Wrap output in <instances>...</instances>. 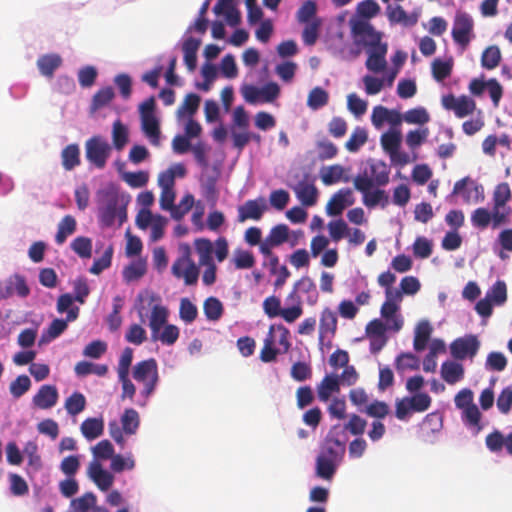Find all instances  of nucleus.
Listing matches in <instances>:
<instances>
[{"mask_svg":"<svg viewBox=\"0 0 512 512\" xmlns=\"http://www.w3.org/2000/svg\"><path fill=\"white\" fill-rule=\"evenodd\" d=\"M304 24L305 27L302 32V40L306 45L312 46L318 39L319 29L321 27L322 21L320 18H314L311 22Z\"/></svg>","mask_w":512,"mask_h":512,"instance_id":"obj_45","label":"nucleus"},{"mask_svg":"<svg viewBox=\"0 0 512 512\" xmlns=\"http://www.w3.org/2000/svg\"><path fill=\"white\" fill-rule=\"evenodd\" d=\"M344 174V168L339 164H334L321 169V180L324 185L329 186L338 183Z\"/></svg>","mask_w":512,"mask_h":512,"instance_id":"obj_42","label":"nucleus"},{"mask_svg":"<svg viewBox=\"0 0 512 512\" xmlns=\"http://www.w3.org/2000/svg\"><path fill=\"white\" fill-rule=\"evenodd\" d=\"M289 239V227L286 224H278L271 228L269 234L260 245L262 255H270L273 249L281 246Z\"/></svg>","mask_w":512,"mask_h":512,"instance_id":"obj_12","label":"nucleus"},{"mask_svg":"<svg viewBox=\"0 0 512 512\" xmlns=\"http://www.w3.org/2000/svg\"><path fill=\"white\" fill-rule=\"evenodd\" d=\"M141 128L144 134L150 139L152 144H158L160 137V127L155 115L141 118Z\"/></svg>","mask_w":512,"mask_h":512,"instance_id":"obj_37","label":"nucleus"},{"mask_svg":"<svg viewBox=\"0 0 512 512\" xmlns=\"http://www.w3.org/2000/svg\"><path fill=\"white\" fill-rule=\"evenodd\" d=\"M441 377L450 384L454 385L464 377L463 365L455 361H445L441 365Z\"/></svg>","mask_w":512,"mask_h":512,"instance_id":"obj_26","label":"nucleus"},{"mask_svg":"<svg viewBox=\"0 0 512 512\" xmlns=\"http://www.w3.org/2000/svg\"><path fill=\"white\" fill-rule=\"evenodd\" d=\"M387 51V44H384L383 46L374 49H367L368 57L365 63L366 68L373 73L383 72L387 66Z\"/></svg>","mask_w":512,"mask_h":512,"instance_id":"obj_21","label":"nucleus"},{"mask_svg":"<svg viewBox=\"0 0 512 512\" xmlns=\"http://www.w3.org/2000/svg\"><path fill=\"white\" fill-rule=\"evenodd\" d=\"M266 210L267 204L264 197L247 200L243 205L238 207V221L241 223L249 219L258 221L262 218Z\"/></svg>","mask_w":512,"mask_h":512,"instance_id":"obj_13","label":"nucleus"},{"mask_svg":"<svg viewBox=\"0 0 512 512\" xmlns=\"http://www.w3.org/2000/svg\"><path fill=\"white\" fill-rule=\"evenodd\" d=\"M474 21L471 15L466 12L458 11L454 18L451 31L454 42L464 50L468 47L470 41L474 38Z\"/></svg>","mask_w":512,"mask_h":512,"instance_id":"obj_7","label":"nucleus"},{"mask_svg":"<svg viewBox=\"0 0 512 512\" xmlns=\"http://www.w3.org/2000/svg\"><path fill=\"white\" fill-rule=\"evenodd\" d=\"M200 101L201 98L199 95L195 93L187 94L183 100V103L179 106L177 110V115L179 117L185 115L193 116L199 108Z\"/></svg>","mask_w":512,"mask_h":512,"instance_id":"obj_43","label":"nucleus"},{"mask_svg":"<svg viewBox=\"0 0 512 512\" xmlns=\"http://www.w3.org/2000/svg\"><path fill=\"white\" fill-rule=\"evenodd\" d=\"M110 144L99 135L89 138L85 143L87 160L99 169H103L111 154Z\"/></svg>","mask_w":512,"mask_h":512,"instance_id":"obj_6","label":"nucleus"},{"mask_svg":"<svg viewBox=\"0 0 512 512\" xmlns=\"http://www.w3.org/2000/svg\"><path fill=\"white\" fill-rule=\"evenodd\" d=\"M353 185L362 194V202L367 208H374L380 205L384 209L389 205L388 194L379 188L372 190L374 186H371L370 181L366 178H354Z\"/></svg>","mask_w":512,"mask_h":512,"instance_id":"obj_5","label":"nucleus"},{"mask_svg":"<svg viewBox=\"0 0 512 512\" xmlns=\"http://www.w3.org/2000/svg\"><path fill=\"white\" fill-rule=\"evenodd\" d=\"M406 398L412 412H424L428 410L432 402L431 397L427 393H416Z\"/></svg>","mask_w":512,"mask_h":512,"instance_id":"obj_56","label":"nucleus"},{"mask_svg":"<svg viewBox=\"0 0 512 512\" xmlns=\"http://www.w3.org/2000/svg\"><path fill=\"white\" fill-rule=\"evenodd\" d=\"M121 425L125 434H135L140 425L138 412L133 408L125 409L121 416Z\"/></svg>","mask_w":512,"mask_h":512,"instance_id":"obj_36","label":"nucleus"},{"mask_svg":"<svg viewBox=\"0 0 512 512\" xmlns=\"http://www.w3.org/2000/svg\"><path fill=\"white\" fill-rule=\"evenodd\" d=\"M329 95L328 93L321 87L313 88L307 99V105L313 109L317 110L328 103Z\"/></svg>","mask_w":512,"mask_h":512,"instance_id":"obj_52","label":"nucleus"},{"mask_svg":"<svg viewBox=\"0 0 512 512\" xmlns=\"http://www.w3.org/2000/svg\"><path fill=\"white\" fill-rule=\"evenodd\" d=\"M352 33L357 43L363 44L368 49H374L383 46L382 34L377 31L371 23L366 20H358L352 24Z\"/></svg>","mask_w":512,"mask_h":512,"instance_id":"obj_8","label":"nucleus"},{"mask_svg":"<svg viewBox=\"0 0 512 512\" xmlns=\"http://www.w3.org/2000/svg\"><path fill=\"white\" fill-rule=\"evenodd\" d=\"M96 496L92 492H87L81 497L73 499L71 506L74 512H87L90 508H94L96 504Z\"/></svg>","mask_w":512,"mask_h":512,"instance_id":"obj_58","label":"nucleus"},{"mask_svg":"<svg viewBox=\"0 0 512 512\" xmlns=\"http://www.w3.org/2000/svg\"><path fill=\"white\" fill-rule=\"evenodd\" d=\"M402 141V135L400 130L388 131L381 135L380 142L383 150L390 155L395 157L398 154Z\"/></svg>","mask_w":512,"mask_h":512,"instance_id":"obj_28","label":"nucleus"},{"mask_svg":"<svg viewBox=\"0 0 512 512\" xmlns=\"http://www.w3.org/2000/svg\"><path fill=\"white\" fill-rule=\"evenodd\" d=\"M263 256L268 259L267 261L263 262V266L268 267L270 274L276 276L274 281L275 289L283 287L287 279L291 276L290 271L285 265H279V257L276 254L271 253L270 255Z\"/></svg>","mask_w":512,"mask_h":512,"instance_id":"obj_20","label":"nucleus"},{"mask_svg":"<svg viewBox=\"0 0 512 512\" xmlns=\"http://www.w3.org/2000/svg\"><path fill=\"white\" fill-rule=\"evenodd\" d=\"M501 60V52L497 46H489L481 56V64L484 68L492 70L496 68Z\"/></svg>","mask_w":512,"mask_h":512,"instance_id":"obj_50","label":"nucleus"},{"mask_svg":"<svg viewBox=\"0 0 512 512\" xmlns=\"http://www.w3.org/2000/svg\"><path fill=\"white\" fill-rule=\"evenodd\" d=\"M317 397L321 402H327L333 393L340 391L338 375H326L317 385Z\"/></svg>","mask_w":512,"mask_h":512,"instance_id":"obj_24","label":"nucleus"},{"mask_svg":"<svg viewBox=\"0 0 512 512\" xmlns=\"http://www.w3.org/2000/svg\"><path fill=\"white\" fill-rule=\"evenodd\" d=\"M403 119L408 124L424 125L430 121V115L424 107H416L406 111Z\"/></svg>","mask_w":512,"mask_h":512,"instance_id":"obj_47","label":"nucleus"},{"mask_svg":"<svg viewBox=\"0 0 512 512\" xmlns=\"http://www.w3.org/2000/svg\"><path fill=\"white\" fill-rule=\"evenodd\" d=\"M79 308L73 307L68 311L66 319H54L48 327L47 333L50 338L55 339L59 337L66 329L67 323L72 322L78 318Z\"/></svg>","mask_w":512,"mask_h":512,"instance_id":"obj_30","label":"nucleus"},{"mask_svg":"<svg viewBox=\"0 0 512 512\" xmlns=\"http://www.w3.org/2000/svg\"><path fill=\"white\" fill-rule=\"evenodd\" d=\"M114 90L112 87H104L99 89L93 96L90 110L92 113L108 105L114 98Z\"/></svg>","mask_w":512,"mask_h":512,"instance_id":"obj_39","label":"nucleus"},{"mask_svg":"<svg viewBox=\"0 0 512 512\" xmlns=\"http://www.w3.org/2000/svg\"><path fill=\"white\" fill-rule=\"evenodd\" d=\"M71 249L83 259L92 255V240L85 236H78L71 242Z\"/></svg>","mask_w":512,"mask_h":512,"instance_id":"obj_48","label":"nucleus"},{"mask_svg":"<svg viewBox=\"0 0 512 512\" xmlns=\"http://www.w3.org/2000/svg\"><path fill=\"white\" fill-rule=\"evenodd\" d=\"M441 102L446 110H452L458 118L472 114L476 108L475 101L466 95L457 98L453 94H448L442 97Z\"/></svg>","mask_w":512,"mask_h":512,"instance_id":"obj_10","label":"nucleus"},{"mask_svg":"<svg viewBox=\"0 0 512 512\" xmlns=\"http://www.w3.org/2000/svg\"><path fill=\"white\" fill-rule=\"evenodd\" d=\"M295 291H299L301 293H305L309 295V299L313 298L312 301L314 302L317 298V289L314 281L308 277L303 276L301 277L295 284H294V291L289 295V298H293L295 295Z\"/></svg>","mask_w":512,"mask_h":512,"instance_id":"obj_49","label":"nucleus"},{"mask_svg":"<svg viewBox=\"0 0 512 512\" xmlns=\"http://www.w3.org/2000/svg\"><path fill=\"white\" fill-rule=\"evenodd\" d=\"M80 430L87 440H94L103 434L104 420L102 418H87L81 423Z\"/></svg>","mask_w":512,"mask_h":512,"instance_id":"obj_29","label":"nucleus"},{"mask_svg":"<svg viewBox=\"0 0 512 512\" xmlns=\"http://www.w3.org/2000/svg\"><path fill=\"white\" fill-rule=\"evenodd\" d=\"M14 293L23 298L27 297L30 293V289L25 278L18 274L13 275L0 283V298L7 299Z\"/></svg>","mask_w":512,"mask_h":512,"instance_id":"obj_14","label":"nucleus"},{"mask_svg":"<svg viewBox=\"0 0 512 512\" xmlns=\"http://www.w3.org/2000/svg\"><path fill=\"white\" fill-rule=\"evenodd\" d=\"M386 15L389 22L392 24L403 23L405 25H413L416 22V20L409 22L408 14L400 5H388L386 8Z\"/></svg>","mask_w":512,"mask_h":512,"instance_id":"obj_54","label":"nucleus"},{"mask_svg":"<svg viewBox=\"0 0 512 512\" xmlns=\"http://www.w3.org/2000/svg\"><path fill=\"white\" fill-rule=\"evenodd\" d=\"M274 343V326L272 325L269 328L267 337L264 340V346L260 352V359L263 362L268 363L276 360V357L279 354V350L274 347Z\"/></svg>","mask_w":512,"mask_h":512,"instance_id":"obj_38","label":"nucleus"},{"mask_svg":"<svg viewBox=\"0 0 512 512\" xmlns=\"http://www.w3.org/2000/svg\"><path fill=\"white\" fill-rule=\"evenodd\" d=\"M395 366L398 371L417 370L419 369L420 361L412 353H401L396 359Z\"/></svg>","mask_w":512,"mask_h":512,"instance_id":"obj_62","label":"nucleus"},{"mask_svg":"<svg viewBox=\"0 0 512 512\" xmlns=\"http://www.w3.org/2000/svg\"><path fill=\"white\" fill-rule=\"evenodd\" d=\"M158 333H151L153 341H160L165 345H173L179 338V328L173 324H166Z\"/></svg>","mask_w":512,"mask_h":512,"instance_id":"obj_35","label":"nucleus"},{"mask_svg":"<svg viewBox=\"0 0 512 512\" xmlns=\"http://www.w3.org/2000/svg\"><path fill=\"white\" fill-rule=\"evenodd\" d=\"M168 315L169 311L165 306L160 304L153 306L149 320L151 333H158L166 325Z\"/></svg>","mask_w":512,"mask_h":512,"instance_id":"obj_33","label":"nucleus"},{"mask_svg":"<svg viewBox=\"0 0 512 512\" xmlns=\"http://www.w3.org/2000/svg\"><path fill=\"white\" fill-rule=\"evenodd\" d=\"M431 69L433 78L436 81L441 82L451 75L453 69V61L452 59L443 61L439 58H436L432 62Z\"/></svg>","mask_w":512,"mask_h":512,"instance_id":"obj_41","label":"nucleus"},{"mask_svg":"<svg viewBox=\"0 0 512 512\" xmlns=\"http://www.w3.org/2000/svg\"><path fill=\"white\" fill-rule=\"evenodd\" d=\"M132 376L144 388L141 394L148 398L156 389L159 381L158 364L154 358L138 362L132 370Z\"/></svg>","mask_w":512,"mask_h":512,"instance_id":"obj_2","label":"nucleus"},{"mask_svg":"<svg viewBox=\"0 0 512 512\" xmlns=\"http://www.w3.org/2000/svg\"><path fill=\"white\" fill-rule=\"evenodd\" d=\"M346 446L343 441L327 436L318 457L340 463L344 457Z\"/></svg>","mask_w":512,"mask_h":512,"instance_id":"obj_15","label":"nucleus"},{"mask_svg":"<svg viewBox=\"0 0 512 512\" xmlns=\"http://www.w3.org/2000/svg\"><path fill=\"white\" fill-rule=\"evenodd\" d=\"M86 404L85 396L75 391L65 400L64 408L69 415L76 416L85 409Z\"/></svg>","mask_w":512,"mask_h":512,"instance_id":"obj_40","label":"nucleus"},{"mask_svg":"<svg viewBox=\"0 0 512 512\" xmlns=\"http://www.w3.org/2000/svg\"><path fill=\"white\" fill-rule=\"evenodd\" d=\"M195 249L199 256V264L201 266L215 264L213 253H215L218 262H223L228 256V243L224 237H220L215 241V249L213 243L206 238L197 239L195 241Z\"/></svg>","mask_w":512,"mask_h":512,"instance_id":"obj_3","label":"nucleus"},{"mask_svg":"<svg viewBox=\"0 0 512 512\" xmlns=\"http://www.w3.org/2000/svg\"><path fill=\"white\" fill-rule=\"evenodd\" d=\"M128 201L113 189L100 193L98 219L102 227H112L118 221V227L127 220Z\"/></svg>","mask_w":512,"mask_h":512,"instance_id":"obj_1","label":"nucleus"},{"mask_svg":"<svg viewBox=\"0 0 512 512\" xmlns=\"http://www.w3.org/2000/svg\"><path fill=\"white\" fill-rule=\"evenodd\" d=\"M171 273L177 279H183L187 286L196 285L199 278V268L191 258L190 249L187 246L182 254L173 262Z\"/></svg>","mask_w":512,"mask_h":512,"instance_id":"obj_4","label":"nucleus"},{"mask_svg":"<svg viewBox=\"0 0 512 512\" xmlns=\"http://www.w3.org/2000/svg\"><path fill=\"white\" fill-rule=\"evenodd\" d=\"M480 348V342L476 335L469 334L456 338L450 344V353L457 360L473 358Z\"/></svg>","mask_w":512,"mask_h":512,"instance_id":"obj_9","label":"nucleus"},{"mask_svg":"<svg viewBox=\"0 0 512 512\" xmlns=\"http://www.w3.org/2000/svg\"><path fill=\"white\" fill-rule=\"evenodd\" d=\"M203 309L206 318L211 321L219 320L223 314V305L216 297L207 298L204 302Z\"/></svg>","mask_w":512,"mask_h":512,"instance_id":"obj_46","label":"nucleus"},{"mask_svg":"<svg viewBox=\"0 0 512 512\" xmlns=\"http://www.w3.org/2000/svg\"><path fill=\"white\" fill-rule=\"evenodd\" d=\"M336 312L326 307L322 310L319 321V340L322 343L324 338L333 337L337 331Z\"/></svg>","mask_w":512,"mask_h":512,"instance_id":"obj_22","label":"nucleus"},{"mask_svg":"<svg viewBox=\"0 0 512 512\" xmlns=\"http://www.w3.org/2000/svg\"><path fill=\"white\" fill-rule=\"evenodd\" d=\"M113 247L109 246L100 258L94 260L89 272L94 275L101 274L105 269L111 266Z\"/></svg>","mask_w":512,"mask_h":512,"instance_id":"obj_57","label":"nucleus"},{"mask_svg":"<svg viewBox=\"0 0 512 512\" xmlns=\"http://www.w3.org/2000/svg\"><path fill=\"white\" fill-rule=\"evenodd\" d=\"M317 5L313 0L305 1L298 9L296 18L299 23L311 22L316 17Z\"/></svg>","mask_w":512,"mask_h":512,"instance_id":"obj_59","label":"nucleus"},{"mask_svg":"<svg viewBox=\"0 0 512 512\" xmlns=\"http://www.w3.org/2000/svg\"><path fill=\"white\" fill-rule=\"evenodd\" d=\"M471 223L475 228L486 229L491 223V211L484 207L475 209L471 214Z\"/></svg>","mask_w":512,"mask_h":512,"instance_id":"obj_60","label":"nucleus"},{"mask_svg":"<svg viewBox=\"0 0 512 512\" xmlns=\"http://www.w3.org/2000/svg\"><path fill=\"white\" fill-rule=\"evenodd\" d=\"M486 296L496 305H502L507 300V286L502 280L496 281Z\"/></svg>","mask_w":512,"mask_h":512,"instance_id":"obj_55","label":"nucleus"},{"mask_svg":"<svg viewBox=\"0 0 512 512\" xmlns=\"http://www.w3.org/2000/svg\"><path fill=\"white\" fill-rule=\"evenodd\" d=\"M62 65V58L56 53L44 54L37 60V67L41 75L52 78L54 72Z\"/></svg>","mask_w":512,"mask_h":512,"instance_id":"obj_25","label":"nucleus"},{"mask_svg":"<svg viewBox=\"0 0 512 512\" xmlns=\"http://www.w3.org/2000/svg\"><path fill=\"white\" fill-rule=\"evenodd\" d=\"M367 139L368 136L366 130L361 127H356L345 143V148L349 152H357L360 147L367 142Z\"/></svg>","mask_w":512,"mask_h":512,"instance_id":"obj_51","label":"nucleus"},{"mask_svg":"<svg viewBox=\"0 0 512 512\" xmlns=\"http://www.w3.org/2000/svg\"><path fill=\"white\" fill-rule=\"evenodd\" d=\"M511 189L508 183L503 182L498 184L493 192V205L497 207H505L511 199Z\"/></svg>","mask_w":512,"mask_h":512,"instance_id":"obj_61","label":"nucleus"},{"mask_svg":"<svg viewBox=\"0 0 512 512\" xmlns=\"http://www.w3.org/2000/svg\"><path fill=\"white\" fill-rule=\"evenodd\" d=\"M63 168L71 171L80 165V149L77 144L67 145L61 152Z\"/></svg>","mask_w":512,"mask_h":512,"instance_id":"obj_32","label":"nucleus"},{"mask_svg":"<svg viewBox=\"0 0 512 512\" xmlns=\"http://www.w3.org/2000/svg\"><path fill=\"white\" fill-rule=\"evenodd\" d=\"M31 387V380L27 375H19L10 383L9 390L13 397L20 398Z\"/></svg>","mask_w":512,"mask_h":512,"instance_id":"obj_63","label":"nucleus"},{"mask_svg":"<svg viewBox=\"0 0 512 512\" xmlns=\"http://www.w3.org/2000/svg\"><path fill=\"white\" fill-rule=\"evenodd\" d=\"M200 44L201 41L193 37L187 38L183 43L184 63L190 72L197 67V51Z\"/></svg>","mask_w":512,"mask_h":512,"instance_id":"obj_27","label":"nucleus"},{"mask_svg":"<svg viewBox=\"0 0 512 512\" xmlns=\"http://www.w3.org/2000/svg\"><path fill=\"white\" fill-rule=\"evenodd\" d=\"M338 463L320 457L316 459V474L318 477L331 480L336 472Z\"/></svg>","mask_w":512,"mask_h":512,"instance_id":"obj_53","label":"nucleus"},{"mask_svg":"<svg viewBox=\"0 0 512 512\" xmlns=\"http://www.w3.org/2000/svg\"><path fill=\"white\" fill-rule=\"evenodd\" d=\"M432 326L426 320L420 321L415 328L413 347L416 351H423L430 339Z\"/></svg>","mask_w":512,"mask_h":512,"instance_id":"obj_31","label":"nucleus"},{"mask_svg":"<svg viewBox=\"0 0 512 512\" xmlns=\"http://www.w3.org/2000/svg\"><path fill=\"white\" fill-rule=\"evenodd\" d=\"M354 203L352 191L349 188L340 189L328 201L326 205V212L330 216L340 215L346 206Z\"/></svg>","mask_w":512,"mask_h":512,"instance_id":"obj_16","label":"nucleus"},{"mask_svg":"<svg viewBox=\"0 0 512 512\" xmlns=\"http://www.w3.org/2000/svg\"><path fill=\"white\" fill-rule=\"evenodd\" d=\"M399 305L394 301H386L381 306V316L385 319L389 330L398 332L403 327V319L397 314Z\"/></svg>","mask_w":512,"mask_h":512,"instance_id":"obj_23","label":"nucleus"},{"mask_svg":"<svg viewBox=\"0 0 512 512\" xmlns=\"http://www.w3.org/2000/svg\"><path fill=\"white\" fill-rule=\"evenodd\" d=\"M88 476L102 491H107L114 482L113 475L104 470L101 463L96 460L90 462L88 466Z\"/></svg>","mask_w":512,"mask_h":512,"instance_id":"obj_18","label":"nucleus"},{"mask_svg":"<svg viewBox=\"0 0 512 512\" xmlns=\"http://www.w3.org/2000/svg\"><path fill=\"white\" fill-rule=\"evenodd\" d=\"M128 135L127 127L120 120H116L112 129V140L115 149L121 151L125 147L128 143Z\"/></svg>","mask_w":512,"mask_h":512,"instance_id":"obj_44","label":"nucleus"},{"mask_svg":"<svg viewBox=\"0 0 512 512\" xmlns=\"http://www.w3.org/2000/svg\"><path fill=\"white\" fill-rule=\"evenodd\" d=\"M59 399L58 390L54 385H42L33 396L32 403L35 407L43 410L54 407Z\"/></svg>","mask_w":512,"mask_h":512,"instance_id":"obj_17","label":"nucleus"},{"mask_svg":"<svg viewBox=\"0 0 512 512\" xmlns=\"http://www.w3.org/2000/svg\"><path fill=\"white\" fill-rule=\"evenodd\" d=\"M122 179L132 188H141L147 184L149 174L146 171L125 172Z\"/></svg>","mask_w":512,"mask_h":512,"instance_id":"obj_64","label":"nucleus"},{"mask_svg":"<svg viewBox=\"0 0 512 512\" xmlns=\"http://www.w3.org/2000/svg\"><path fill=\"white\" fill-rule=\"evenodd\" d=\"M390 169L382 160H372L369 162V173L365 170L358 174L355 178H366L370 181L371 186L383 187L389 183Z\"/></svg>","mask_w":512,"mask_h":512,"instance_id":"obj_11","label":"nucleus"},{"mask_svg":"<svg viewBox=\"0 0 512 512\" xmlns=\"http://www.w3.org/2000/svg\"><path fill=\"white\" fill-rule=\"evenodd\" d=\"M308 175L305 179L300 181L294 188L296 197L303 206L311 207L314 206L318 199V190L313 182H309Z\"/></svg>","mask_w":512,"mask_h":512,"instance_id":"obj_19","label":"nucleus"},{"mask_svg":"<svg viewBox=\"0 0 512 512\" xmlns=\"http://www.w3.org/2000/svg\"><path fill=\"white\" fill-rule=\"evenodd\" d=\"M76 220L71 215H66L62 218V220L58 224V231L55 236V241L57 244H63L67 237L72 235L76 231Z\"/></svg>","mask_w":512,"mask_h":512,"instance_id":"obj_34","label":"nucleus"}]
</instances>
